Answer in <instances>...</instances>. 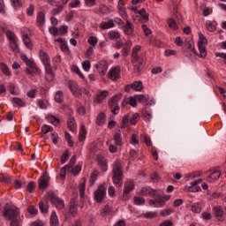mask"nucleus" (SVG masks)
I'll list each match as a JSON object with an SVG mask.
<instances>
[{"label": "nucleus", "instance_id": "864d4df0", "mask_svg": "<svg viewBox=\"0 0 226 226\" xmlns=\"http://www.w3.org/2000/svg\"><path fill=\"white\" fill-rule=\"evenodd\" d=\"M87 42L89 43V45H91L92 47H96V45H98V38L94 37V36H90L88 38Z\"/></svg>", "mask_w": 226, "mask_h": 226}, {"label": "nucleus", "instance_id": "774afa93", "mask_svg": "<svg viewBox=\"0 0 226 226\" xmlns=\"http://www.w3.org/2000/svg\"><path fill=\"white\" fill-rule=\"evenodd\" d=\"M64 7L63 5H58L56 8L53 9L52 15H59Z\"/></svg>", "mask_w": 226, "mask_h": 226}, {"label": "nucleus", "instance_id": "0eeeda50", "mask_svg": "<svg viewBox=\"0 0 226 226\" xmlns=\"http://www.w3.org/2000/svg\"><path fill=\"white\" fill-rule=\"evenodd\" d=\"M47 200H50L52 204L56 206L57 209H64V201L57 197L54 192H49L46 195Z\"/></svg>", "mask_w": 226, "mask_h": 226}, {"label": "nucleus", "instance_id": "f3484780", "mask_svg": "<svg viewBox=\"0 0 226 226\" xmlns=\"http://www.w3.org/2000/svg\"><path fill=\"white\" fill-rule=\"evenodd\" d=\"M133 31H135V26H133V24L127 19L125 25L124 26V34H127V36H132V34H133Z\"/></svg>", "mask_w": 226, "mask_h": 226}, {"label": "nucleus", "instance_id": "a18cd8bd", "mask_svg": "<svg viewBox=\"0 0 226 226\" xmlns=\"http://www.w3.org/2000/svg\"><path fill=\"white\" fill-rule=\"evenodd\" d=\"M69 172H72L73 176H77L82 170V167L80 165H77L76 167L68 168Z\"/></svg>", "mask_w": 226, "mask_h": 226}, {"label": "nucleus", "instance_id": "4d7b16f0", "mask_svg": "<svg viewBox=\"0 0 226 226\" xmlns=\"http://www.w3.org/2000/svg\"><path fill=\"white\" fill-rule=\"evenodd\" d=\"M39 207H40V211H41V213H49V206L47 204H44L43 201H41L39 203Z\"/></svg>", "mask_w": 226, "mask_h": 226}, {"label": "nucleus", "instance_id": "f8f14e48", "mask_svg": "<svg viewBox=\"0 0 226 226\" xmlns=\"http://www.w3.org/2000/svg\"><path fill=\"white\" fill-rule=\"evenodd\" d=\"M135 11V15H139L141 22H148L149 21V13L146 11L145 8H142L139 11H137V9L132 8Z\"/></svg>", "mask_w": 226, "mask_h": 226}, {"label": "nucleus", "instance_id": "c85d7f7f", "mask_svg": "<svg viewBox=\"0 0 226 226\" xmlns=\"http://www.w3.org/2000/svg\"><path fill=\"white\" fill-rule=\"evenodd\" d=\"M47 186H49V178L47 177V175H43L40 178L39 187L41 190H43V189L47 188Z\"/></svg>", "mask_w": 226, "mask_h": 226}, {"label": "nucleus", "instance_id": "a19ab883", "mask_svg": "<svg viewBox=\"0 0 226 226\" xmlns=\"http://www.w3.org/2000/svg\"><path fill=\"white\" fill-rule=\"evenodd\" d=\"M105 113L102 112L97 116V119H96V124L99 126H103V124H105Z\"/></svg>", "mask_w": 226, "mask_h": 226}, {"label": "nucleus", "instance_id": "09e8293b", "mask_svg": "<svg viewBox=\"0 0 226 226\" xmlns=\"http://www.w3.org/2000/svg\"><path fill=\"white\" fill-rule=\"evenodd\" d=\"M6 37L8 38V40L11 41H17V36L15 35V34L13 32H11V30H8L5 33Z\"/></svg>", "mask_w": 226, "mask_h": 226}, {"label": "nucleus", "instance_id": "0e129e2a", "mask_svg": "<svg viewBox=\"0 0 226 226\" xmlns=\"http://www.w3.org/2000/svg\"><path fill=\"white\" fill-rule=\"evenodd\" d=\"M1 183H5V185H10L11 183V177L9 176H2L0 177Z\"/></svg>", "mask_w": 226, "mask_h": 226}, {"label": "nucleus", "instance_id": "49530a36", "mask_svg": "<svg viewBox=\"0 0 226 226\" xmlns=\"http://www.w3.org/2000/svg\"><path fill=\"white\" fill-rule=\"evenodd\" d=\"M192 213H200L202 211V205L200 203H194L192 207Z\"/></svg>", "mask_w": 226, "mask_h": 226}, {"label": "nucleus", "instance_id": "a211bd4d", "mask_svg": "<svg viewBox=\"0 0 226 226\" xmlns=\"http://www.w3.org/2000/svg\"><path fill=\"white\" fill-rule=\"evenodd\" d=\"M140 49H142L140 46H135L132 49V63L135 64V63L139 62V59H140V56H139V52H140Z\"/></svg>", "mask_w": 226, "mask_h": 226}, {"label": "nucleus", "instance_id": "b1692460", "mask_svg": "<svg viewBox=\"0 0 226 226\" xmlns=\"http://www.w3.org/2000/svg\"><path fill=\"white\" fill-rule=\"evenodd\" d=\"M95 13H97V15H107V13H110V10L106 5L102 4L95 9Z\"/></svg>", "mask_w": 226, "mask_h": 226}, {"label": "nucleus", "instance_id": "f03ea898", "mask_svg": "<svg viewBox=\"0 0 226 226\" xmlns=\"http://www.w3.org/2000/svg\"><path fill=\"white\" fill-rule=\"evenodd\" d=\"M113 183L116 186H123V166H121V161H116L113 163Z\"/></svg>", "mask_w": 226, "mask_h": 226}, {"label": "nucleus", "instance_id": "7c9ffc66", "mask_svg": "<svg viewBox=\"0 0 226 226\" xmlns=\"http://www.w3.org/2000/svg\"><path fill=\"white\" fill-rule=\"evenodd\" d=\"M0 70L6 77H11V71H10V68L5 64H0Z\"/></svg>", "mask_w": 226, "mask_h": 226}, {"label": "nucleus", "instance_id": "c756f323", "mask_svg": "<svg viewBox=\"0 0 226 226\" xmlns=\"http://www.w3.org/2000/svg\"><path fill=\"white\" fill-rule=\"evenodd\" d=\"M49 223L50 226H59V218L57 217V214H56V212H52Z\"/></svg>", "mask_w": 226, "mask_h": 226}, {"label": "nucleus", "instance_id": "1a4fd4ad", "mask_svg": "<svg viewBox=\"0 0 226 226\" xmlns=\"http://www.w3.org/2000/svg\"><path fill=\"white\" fill-rule=\"evenodd\" d=\"M108 79L113 82L119 80L121 79V67L119 65L112 67L108 72Z\"/></svg>", "mask_w": 226, "mask_h": 226}, {"label": "nucleus", "instance_id": "f257e3e1", "mask_svg": "<svg viewBox=\"0 0 226 226\" xmlns=\"http://www.w3.org/2000/svg\"><path fill=\"white\" fill-rule=\"evenodd\" d=\"M39 57L41 63L45 66V73H46L47 80L49 82H52V80H54L55 75H54V72L52 71V65L50 64V56H49V53L41 49L39 51Z\"/></svg>", "mask_w": 226, "mask_h": 226}, {"label": "nucleus", "instance_id": "9d476101", "mask_svg": "<svg viewBox=\"0 0 226 226\" xmlns=\"http://www.w3.org/2000/svg\"><path fill=\"white\" fill-rule=\"evenodd\" d=\"M68 86L74 96L77 98H80V96H82V89H80V87H79L77 82L69 81Z\"/></svg>", "mask_w": 226, "mask_h": 226}, {"label": "nucleus", "instance_id": "58836bf2", "mask_svg": "<svg viewBox=\"0 0 226 226\" xmlns=\"http://www.w3.org/2000/svg\"><path fill=\"white\" fill-rule=\"evenodd\" d=\"M79 190L81 199H84V195L86 192V178L82 179V182L79 184Z\"/></svg>", "mask_w": 226, "mask_h": 226}, {"label": "nucleus", "instance_id": "2eb2a0df", "mask_svg": "<svg viewBox=\"0 0 226 226\" xmlns=\"http://www.w3.org/2000/svg\"><path fill=\"white\" fill-rule=\"evenodd\" d=\"M94 67L96 68L100 77H105L107 71L109 70V65L107 63L104 62L103 64H96Z\"/></svg>", "mask_w": 226, "mask_h": 226}, {"label": "nucleus", "instance_id": "c03bdc74", "mask_svg": "<svg viewBox=\"0 0 226 226\" xmlns=\"http://www.w3.org/2000/svg\"><path fill=\"white\" fill-rule=\"evenodd\" d=\"M72 72H73V73H77V75H79V77L80 79H82L83 80H84V79H86V77H84V74H82V72H80V69H79V66L72 65Z\"/></svg>", "mask_w": 226, "mask_h": 226}, {"label": "nucleus", "instance_id": "13d9d810", "mask_svg": "<svg viewBox=\"0 0 226 226\" xmlns=\"http://www.w3.org/2000/svg\"><path fill=\"white\" fill-rule=\"evenodd\" d=\"M36 188V183L34 182H30L27 186H26V192L29 193H33L34 192V189Z\"/></svg>", "mask_w": 226, "mask_h": 226}, {"label": "nucleus", "instance_id": "a878e982", "mask_svg": "<svg viewBox=\"0 0 226 226\" xmlns=\"http://www.w3.org/2000/svg\"><path fill=\"white\" fill-rule=\"evenodd\" d=\"M67 126L71 132H75L77 130V123L75 122V118L70 117L67 120Z\"/></svg>", "mask_w": 226, "mask_h": 226}, {"label": "nucleus", "instance_id": "5701e85b", "mask_svg": "<svg viewBox=\"0 0 226 226\" xmlns=\"http://www.w3.org/2000/svg\"><path fill=\"white\" fill-rule=\"evenodd\" d=\"M167 24H168L170 29H171L172 31L179 30V26L177 25V22L176 21V19H174L173 18L168 19Z\"/></svg>", "mask_w": 226, "mask_h": 226}, {"label": "nucleus", "instance_id": "4468645a", "mask_svg": "<svg viewBox=\"0 0 226 226\" xmlns=\"http://www.w3.org/2000/svg\"><path fill=\"white\" fill-rule=\"evenodd\" d=\"M139 195L142 197H154L156 195V190H153L151 187H143L139 192Z\"/></svg>", "mask_w": 226, "mask_h": 226}, {"label": "nucleus", "instance_id": "37998d69", "mask_svg": "<svg viewBox=\"0 0 226 226\" xmlns=\"http://www.w3.org/2000/svg\"><path fill=\"white\" fill-rule=\"evenodd\" d=\"M63 100H64V94L62 91H57L55 95V102L56 103H63Z\"/></svg>", "mask_w": 226, "mask_h": 226}, {"label": "nucleus", "instance_id": "20e7f679", "mask_svg": "<svg viewBox=\"0 0 226 226\" xmlns=\"http://www.w3.org/2000/svg\"><path fill=\"white\" fill-rule=\"evenodd\" d=\"M105 197H107V188H105V185L102 184L94 192V200L100 204V202L105 200Z\"/></svg>", "mask_w": 226, "mask_h": 226}, {"label": "nucleus", "instance_id": "f704fd0d", "mask_svg": "<svg viewBox=\"0 0 226 226\" xmlns=\"http://www.w3.org/2000/svg\"><path fill=\"white\" fill-rule=\"evenodd\" d=\"M142 116H143L145 121H151V117H153L151 109L145 108L142 110Z\"/></svg>", "mask_w": 226, "mask_h": 226}, {"label": "nucleus", "instance_id": "6e6552de", "mask_svg": "<svg viewBox=\"0 0 226 226\" xmlns=\"http://www.w3.org/2000/svg\"><path fill=\"white\" fill-rule=\"evenodd\" d=\"M19 215H20V210L16 207H11L10 208H7L4 212V218H6V220H15L19 218Z\"/></svg>", "mask_w": 226, "mask_h": 226}, {"label": "nucleus", "instance_id": "603ef678", "mask_svg": "<svg viewBox=\"0 0 226 226\" xmlns=\"http://www.w3.org/2000/svg\"><path fill=\"white\" fill-rule=\"evenodd\" d=\"M77 110H78V114H79V116H85L86 107H84V105H82V103H78Z\"/></svg>", "mask_w": 226, "mask_h": 226}, {"label": "nucleus", "instance_id": "ea45409f", "mask_svg": "<svg viewBox=\"0 0 226 226\" xmlns=\"http://www.w3.org/2000/svg\"><path fill=\"white\" fill-rule=\"evenodd\" d=\"M113 139L116 146H123V138L121 137V133L116 132Z\"/></svg>", "mask_w": 226, "mask_h": 226}, {"label": "nucleus", "instance_id": "de8ad7c7", "mask_svg": "<svg viewBox=\"0 0 226 226\" xmlns=\"http://www.w3.org/2000/svg\"><path fill=\"white\" fill-rule=\"evenodd\" d=\"M133 200H134V204L136 206H144V204H146V200L144 198L135 196Z\"/></svg>", "mask_w": 226, "mask_h": 226}, {"label": "nucleus", "instance_id": "bf43d9fd", "mask_svg": "<svg viewBox=\"0 0 226 226\" xmlns=\"http://www.w3.org/2000/svg\"><path fill=\"white\" fill-rule=\"evenodd\" d=\"M82 68L85 72H89L91 70V61L86 60L82 63Z\"/></svg>", "mask_w": 226, "mask_h": 226}, {"label": "nucleus", "instance_id": "c9c22d12", "mask_svg": "<svg viewBox=\"0 0 226 226\" xmlns=\"http://www.w3.org/2000/svg\"><path fill=\"white\" fill-rule=\"evenodd\" d=\"M200 183H202V179L194 181L189 187V192H199V190H200V187L199 186Z\"/></svg>", "mask_w": 226, "mask_h": 226}, {"label": "nucleus", "instance_id": "052dcab7", "mask_svg": "<svg viewBox=\"0 0 226 226\" xmlns=\"http://www.w3.org/2000/svg\"><path fill=\"white\" fill-rule=\"evenodd\" d=\"M158 216V213L156 212H147L144 214V218L152 219L156 218Z\"/></svg>", "mask_w": 226, "mask_h": 226}, {"label": "nucleus", "instance_id": "6e6d98bb", "mask_svg": "<svg viewBox=\"0 0 226 226\" xmlns=\"http://www.w3.org/2000/svg\"><path fill=\"white\" fill-rule=\"evenodd\" d=\"M110 109H111V112L112 114H114L115 116H117L118 110H119V104L117 103H114V104H111V103H109Z\"/></svg>", "mask_w": 226, "mask_h": 226}, {"label": "nucleus", "instance_id": "473e14b6", "mask_svg": "<svg viewBox=\"0 0 226 226\" xmlns=\"http://www.w3.org/2000/svg\"><path fill=\"white\" fill-rule=\"evenodd\" d=\"M46 119H47L48 123H50L51 124H54L55 126H57V124H59V123H61V120H59V118H57L52 115H48Z\"/></svg>", "mask_w": 226, "mask_h": 226}, {"label": "nucleus", "instance_id": "bb28decb", "mask_svg": "<svg viewBox=\"0 0 226 226\" xmlns=\"http://www.w3.org/2000/svg\"><path fill=\"white\" fill-rule=\"evenodd\" d=\"M22 40L26 49L33 50V43L31 42V39H29V35L27 34H22Z\"/></svg>", "mask_w": 226, "mask_h": 226}, {"label": "nucleus", "instance_id": "2f4dec72", "mask_svg": "<svg viewBox=\"0 0 226 226\" xmlns=\"http://www.w3.org/2000/svg\"><path fill=\"white\" fill-rule=\"evenodd\" d=\"M97 162L103 172H107L109 167L107 166V161L102 157H97Z\"/></svg>", "mask_w": 226, "mask_h": 226}, {"label": "nucleus", "instance_id": "dca6fc26", "mask_svg": "<svg viewBox=\"0 0 226 226\" xmlns=\"http://www.w3.org/2000/svg\"><path fill=\"white\" fill-rule=\"evenodd\" d=\"M220 176H222V171L215 170L210 172V174L207 177V181L208 183H215V181H218V179H220Z\"/></svg>", "mask_w": 226, "mask_h": 226}, {"label": "nucleus", "instance_id": "680f3d73", "mask_svg": "<svg viewBox=\"0 0 226 226\" xmlns=\"http://www.w3.org/2000/svg\"><path fill=\"white\" fill-rule=\"evenodd\" d=\"M14 103H16V105H19V107H26V102H24V101H22V99L19 98V97H14L13 99Z\"/></svg>", "mask_w": 226, "mask_h": 226}, {"label": "nucleus", "instance_id": "338daca9", "mask_svg": "<svg viewBox=\"0 0 226 226\" xmlns=\"http://www.w3.org/2000/svg\"><path fill=\"white\" fill-rule=\"evenodd\" d=\"M26 14L28 17H33L34 15V5L30 4L28 8L26 9Z\"/></svg>", "mask_w": 226, "mask_h": 226}, {"label": "nucleus", "instance_id": "79ce46f5", "mask_svg": "<svg viewBox=\"0 0 226 226\" xmlns=\"http://www.w3.org/2000/svg\"><path fill=\"white\" fill-rule=\"evenodd\" d=\"M109 40H119L121 38V34L117 31H110L108 33Z\"/></svg>", "mask_w": 226, "mask_h": 226}, {"label": "nucleus", "instance_id": "4be33fe9", "mask_svg": "<svg viewBox=\"0 0 226 226\" xmlns=\"http://www.w3.org/2000/svg\"><path fill=\"white\" fill-rule=\"evenodd\" d=\"M37 26L39 27H43L45 24V12L40 11L37 14V19H36Z\"/></svg>", "mask_w": 226, "mask_h": 226}, {"label": "nucleus", "instance_id": "6ab92c4d", "mask_svg": "<svg viewBox=\"0 0 226 226\" xmlns=\"http://www.w3.org/2000/svg\"><path fill=\"white\" fill-rule=\"evenodd\" d=\"M69 213L73 217L77 216L78 207H77V203L75 202V200H72L70 202Z\"/></svg>", "mask_w": 226, "mask_h": 226}, {"label": "nucleus", "instance_id": "ddd939ff", "mask_svg": "<svg viewBox=\"0 0 226 226\" xmlns=\"http://www.w3.org/2000/svg\"><path fill=\"white\" fill-rule=\"evenodd\" d=\"M109 94V91H107V90L99 92L95 95V98H94L95 103H103V102H105V100H107Z\"/></svg>", "mask_w": 226, "mask_h": 226}, {"label": "nucleus", "instance_id": "8fccbe9b", "mask_svg": "<svg viewBox=\"0 0 226 226\" xmlns=\"http://www.w3.org/2000/svg\"><path fill=\"white\" fill-rule=\"evenodd\" d=\"M206 28L210 33H215V31H216V26H215V24H213V22H211V21H207Z\"/></svg>", "mask_w": 226, "mask_h": 226}, {"label": "nucleus", "instance_id": "cd10ccee", "mask_svg": "<svg viewBox=\"0 0 226 226\" xmlns=\"http://www.w3.org/2000/svg\"><path fill=\"white\" fill-rule=\"evenodd\" d=\"M100 176L99 170H94L90 176L89 178V186H93L94 183H96V179H98V177Z\"/></svg>", "mask_w": 226, "mask_h": 226}, {"label": "nucleus", "instance_id": "7ed1b4c3", "mask_svg": "<svg viewBox=\"0 0 226 226\" xmlns=\"http://www.w3.org/2000/svg\"><path fill=\"white\" fill-rule=\"evenodd\" d=\"M20 58L23 62H25L26 66H28V68L26 69V72L28 75L33 73H34V75H38V73H40V69H38V66H36V64H34V60L33 58L29 59L24 53L20 54Z\"/></svg>", "mask_w": 226, "mask_h": 226}, {"label": "nucleus", "instance_id": "3c124183", "mask_svg": "<svg viewBox=\"0 0 226 226\" xmlns=\"http://www.w3.org/2000/svg\"><path fill=\"white\" fill-rule=\"evenodd\" d=\"M121 98H123V94H117L116 95H114L109 102V103L114 104V103H117V102H119V100H121Z\"/></svg>", "mask_w": 226, "mask_h": 226}, {"label": "nucleus", "instance_id": "aec40b11", "mask_svg": "<svg viewBox=\"0 0 226 226\" xmlns=\"http://www.w3.org/2000/svg\"><path fill=\"white\" fill-rule=\"evenodd\" d=\"M135 190V183L132 181H127L124 185V193H130V192H133Z\"/></svg>", "mask_w": 226, "mask_h": 226}, {"label": "nucleus", "instance_id": "e2e57ef3", "mask_svg": "<svg viewBox=\"0 0 226 226\" xmlns=\"http://www.w3.org/2000/svg\"><path fill=\"white\" fill-rule=\"evenodd\" d=\"M11 49L13 50V52L19 53V44H17V40L16 41H11L10 42Z\"/></svg>", "mask_w": 226, "mask_h": 226}, {"label": "nucleus", "instance_id": "423d86ee", "mask_svg": "<svg viewBox=\"0 0 226 226\" xmlns=\"http://www.w3.org/2000/svg\"><path fill=\"white\" fill-rule=\"evenodd\" d=\"M206 45H207V38L201 33L199 34L198 47L200 50V57H207V51L206 50Z\"/></svg>", "mask_w": 226, "mask_h": 226}, {"label": "nucleus", "instance_id": "69168bd1", "mask_svg": "<svg viewBox=\"0 0 226 226\" xmlns=\"http://www.w3.org/2000/svg\"><path fill=\"white\" fill-rule=\"evenodd\" d=\"M118 11H119V14L121 15V17L124 20H128V14L126 13V9L125 8L118 9Z\"/></svg>", "mask_w": 226, "mask_h": 226}, {"label": "nucleus", "instance_id": "72a5a7b5", "mask_svg": "<svg viewBox=\"0 0 226 226\" xmlns=\"http://www.w3.org/2000/svg\"><path fill=\"white\" fill-rule=\"evenodd\" d=\"M136 100L144 105H149V97L144 94L136 95Z\"/></svg>", "mask_w": 226, "mask_h": 226}, {"label": "nucleus", "instance_id": "4c0bfd02", "mask_svg": "<svg viewBox=\"0 0 226 226\" xmlns=\"http://www.w3.org/2000/svg\"><path fill=\"white\" fill-rule=\"evenodd\" d=\"M86 135H87V132L86 131V126L81 125L79 129V140L83 142V140H86Z\"/></svg>", "mask_w": 226, "mask_h": 226}, {"label": "nucleus", "instance_id": "9b49d317", "mask_svg": "<svg viewBox=\"0 0 226 226\" xmlns=\"http://www.w3.org/2000/svg\"><path fill=\"white\" fill-rule=\"evenodd\" d=\"M213 214L219 222L225 221V211L223 207L217 206L213 207Z\"/></svg>", "mask_w": 226, "mask_h": 226}, {"label": "nucleus", "instance_id": "412c9836", "mask_svg": "<svg viewBox=\"0 0 226 226\" xmlns=\"http://www.w3.org/2000/svg\"><path fill=\"white\" fill-rule=\"evenodd\" d=\"M132 43L131 41H126L124 44L122 54L124 57H126L130 54V50H132Z\"/></svg>", "mask_w": 226, "mask_h": 226}, {"label": "nucleus", "instance_id": "393cba45", "mask_svg": "<svg viewBox=\"0 0 226 226\" xmlns=\"http://www.w3.org/2000/svg\"><path fill=\"white\" fill-rule=\"evenodd\" d=\"M115 24H114V19H109V21L105 22L102 21L99 27L100 29H111V27H114Z\"/></svg>", "mask_w": 226, "mask_h": 226}, {"label": "nucleus", "instance_id": "5fc2aeb1", "mask_svg": "<svg viewBox=\"0 0 226 226\" xmlns=\"http://www.w3.org/2000/svg\"><path fill=\"white\" fill-rule=\"evenodd\" d=\"M68 33V26H61L58 28V35L59 36H64Z\"/></svg>", "mask_w": 226, "mask_h": 226}, {"label": "nucleus", "instance_id": "39448f33", "mask_svg": "<svg viewBox=\"0 0 226 226\" xmlns=\"http://www.w3.org/2000/svg\"><path fill=\"white\" fill-rule=\"evenodd\" d=\"M170 196L169 195H159L154 200H150L149 206H152V207H163L165 206V202L167 200H170Z\"/></svg>", "mask_w": 226, "mask_h": 226}, {"label": "nucleus", "instance_id": "e433bc0d", "mask_svg": "<svg viewBox=\"0 0 226 226\" xmlns=\"http://www.w3.org/2000/svg\"><path fill=\"white\" fill-rule=\"evenodd\" d=\"M131 87L133 91H142V89H144V85H142V81H135L131 84Z\"/></svg>", "mask_w": 226, "mask_h": 226}]
</instances>
